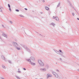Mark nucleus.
<instances>
[{
	"instance_id": "37",
	"label": "nucleus",
	"mask_w": 79,
	"mask_h": 79,
	"mask_svg": "<svg viewBox=\"0 0 79 79\" xmlns=\"http://www.w3.org/2000/svg\"><path fill=\"white\" fill-rule=\"evenodd\" d=\"M68 2H69V3H70V2H69V1L68 0Z\"/></svg>"
},
{
	"instance_id": "3",
	"label": "nucleus",
	"mask_w": 79,
	"mask_h": 79,
	"mask_svg": "<svg viewBox=\"0 0 79 79\" xmlns=\"http://www.w3.org/2000/svg\"><path fill=\"white\" fill-rule=\"evenodd\" d=\"M52 73L55 77H56V78H58V74H57L56 73L54 72H52Z\"/></svg>"
},
{
	"instance_id": "33",
	"label": "nucleus",
	"mask_w": 79,
	"mask_h": 79,
	"mask_svg": "<svg viewBox=\"0 0 79 79\" xmlns=\"http://www.w3.org/2000/svg\"><path fill=\"white\" fill-rule=\"evenodd\" d=\"M10 23L11 24H12L13 23V22L11 21H10Z\"/></svg>"
},
{
	"instance_id": "17",
	"label": "nucleus",
	"mask_w": 79,
	"mask_h": 79,
	"mask_svg": "<svg viewBox=\"0 0 79 79\" xmlns=\"http://www.w3.org/2000/svg\"><path fill=\"white\" fill-rule=\"evenodd\" d=\"M2 68H3V69H6V67L3 65H2Z\"/></svg>"
},
{
	"instance_id": "40",
	"label": "nucleus",
	"mask_w": 79,
	"mask_h": 79,
	"mask_svg": "<svg viewBox=\"0 0 79 79\" xmlns=\"http://www.w3.org/2000/svg\"><path fill=\"white\" fill-rule=\"evenodd\" d=\"M77 19H78V20H79V18H77Z\"/></svg>"
},
{
	"instance_id": "2",
	"label": "nucleus",
	"mask_w": 79,
	"mask_h": 79,
	"mask_svg": "<svg viewBox=\"0 0 79 79\" xmlns=\"http://www.w3.org/2000/svg\"><path fill=\"white\" fill-rule=\"evenodd\" d=\"M38 62L39 64L40 65V66H42V67L44 66V63H43L42 60H38Z\"/></svg>"
},
{
	"instance_id": "4",
	"label": "nucleus",
	"mask_w": 79,
	"mask_h": 79,
	"mask_svg": "<svg viewBox=\"0 0 79 79\" xmlns=\"http://www.w3.org/2000/svg\"><path fill=\"white\" fill-rule=\"evenodd\" d=\"M53 19H55V20H56V21H59V19L57 17H55V16H53Z\"/></svg>"
},
{
	"instance_id": "13",
	"label": "nucleus",
	"mask_w": 79,
	"mask_h": 79,
	"mask_svg": "<svg viewBox=\"0 0 79 79\" xmlns=\"http://www.w3.org/2000/svg\"><path fill=\"white\" fill-rule=\"evenodd\" d=\"M45 8L46 10H47V11H48V10H49V8H48V7L47 6H45Z\"/></svg>"
},
{
	"instance_id": "30",
	"label": "nucleus",
	"mask_w": 79,
	"mask_h": 79,
	"mask_svg": "<svg viewBox=\"0 0 79 79\" xmlns=\"http://www.w3.org/2000/svg\"><path fill=\"white\" fill-rule=\"evenodd\" d=\"M9 10H10V11H11V7L9 8Z\"/></svg>"
},
{
	"instance_id": "15",
	"label": "nucleus",
	"mask_w": 79,
	"mask_h": 79,
	"mask_svg": "<svg viewBox=\"0 0 79 79\" xmlns=\"http://www.w3.org/2000/svg\"><path fill=\"white\" fill-rule=\"evenodd\" d=\"M2 7L0 6V11L1 12H2Z\"/></svg>"
},
{
	"instance_id": "1",
	"label": "nucleus",
	"mask_w": 79,
	"mask_h": 79,
	"mask_svg": "<svg viewBox=\"0 0 79 79\" xmlns=\"http://www.w3.org/2000/svg\"><path fill=\"white\" fill-rule=\"evenodd\" d=\"M13 45L15 48L17 49V50H21L20 47H18V44H17V43L15 42H13Z\"/></svg>"
},
{
	"instance_id": "14",
	"label": "nucleus",
	"mask_w": 79,
	"mask_h": 79,
	"mask_svg": "<svg viewBox=\"0 0 79 79\" xmlns=\"http://www.w3.org/2000/svg\"><path fill=\"white\" fill-rule=\"evenodd\" d=\"M26 60L27 61H28L29 62H30V63H31V59H27Z\"/></svg>"
},
{
	"instance_id": "36",
	"label": "nucleus",
	"mask_w": 79,
	"mask_h": 79,
	"mask_svg": "<svg viewBox=\"0 0 79 79\" xmlns=\"http://www.w3.org/2000/svg\"><path fill=\"white\" fill-rule=\"evenodd\" d=\"M56 71H57V72H59V70L58 69L56 70Z\"/></svg>"
},
{
	"instance_id": "39",
	"label": "nucleus",
	"mask_w": 79,
	"mask_h": 79,
	"mask_svg": "<svg viewBox=\"0 0 79 79\" xmlns=\"http://www.w3.org/2000/svg\"><path fill=\"white\" fill-rule=\"evenodd\" d=\"M0 39H2V37H1V36H0Z\"/></svg>"
},
{
	"instance_id": "41",
	"label": "nucleus",
	"mask_w": 79,
	"mask_h": 79,
	"mask_svg": "<svg viewBox=\"0 0 79 79\" xmlns=\"http://www.w3.org/2000/svg\"><path fill=\"white\" fill-rule=\"evenodd\" d=\"M18 71H19V69H18Z\"/></svg>"
},
{
	"instance_id": "18",
	"label": "nucleus",
	"mask_w": 79,
	"mask_h": 79,
	"mask_svg": "<svg viewBox=\"0 0 79 79\" xmlns=\"http://www.w3.org/2000/svg\"><path fill=\"white\" fill-rule=\"evenodd\" d=\"M20 17H22V18H24V16L23 15H19Z\"/></svg>"
},
{
	"instance_id": "27",
	"label": "nucleus",
	"mask_w": 79,
	"mask_h": 79,
	"mask_svg": "<svg viewBox=\"0 0 79 79\" xmlns=\"http://www.w3.org/2000/svg\"><path fill=\"white\" fill-rule=\"evenodd\" d=\"M42 2H43V3H44L45 2V0H42Z\"/></svg>"
},
{
	"instance_id": "9",
	"label": "nucleus",
	"mask_w": 79,
	"mask_h": 79,
	"mask_svg": "<svg viewBox=\"0 0 79 79\" xmlns=\"http://www.w3.org/2000/svg\"><path fill=\"white\" fill-rule=\"evenodd\" d=\"M29 63L30 64H31V65H32V66H35V63L31 62H30Z\"/></svg>"
},
{
	"instance_id": "12",
	"label": "nucleus",
	"mask_w": 79,
	"mask_h": 79,
	"mask_svg": "<svg viewBox=\"0 0 79 79\" xmlns=\"http://www.w3.org/2000/svg\"><path fill=\"white\" fill-rule=\"evenodd\" d=\"M51 25H52V26H53V27H55V24L53 23H52L51 24Z\"/></svg>"
},
{
	"instance_id": "29",
	"label": "nucleus",
	"mask_w": 79,
	"mask_h": 79,
	"mask_svg": "<svg viewBox=\"0 0 79 79\" xmlns=\"http://www.w3.org/2000/svg\"><path fill=\"white\" fill-rule=\"evenodd\" d=\"M18 73H21V72H20V71H18Z\"/></svg>"
},
{
	"instance_id": "19",
	"label": "nucleus",
	"mask_w": 79,
	"mask_h": 79,
	"mask_svg": "<svg viewBox=\"0 0 79 79\" xmlns=\"http://www.w3.org/2000/svg\"><path fill=\"white\" fill-rule=\"evenodd\" d=\"M16 77L17 78V79H21V78H19V77L18 76H16Z\"/></svg>"
},
{
	"instance_id": "5",
	"label": "nucleus",
	"mask_w": 79,
	"mask_h": 79,
	"mask_svg": "<svg viewBox=\"0 0 79 79\" xmlns=\"http://www.w3.org/2000/svg\"><path fill=\"white\" fill-rule=\"evenodd\" d=\"M40 69V71H43V72L46 71L47 70V69H46L45 68L43 69Z\"/></svg>"
},
{
	"instance_id": "28",
	"label": "nucleus",
	"mask_w": 79,
	"mask_h": 79,
	"mask_svg": "<svg viewBox=\"0 0 79 79\" xmlns=\"http://www.w3.org/2000/svg\"><path fill=\"white\" fill-rule=\"evenodd\" d=\"M60 60V61H63V60H62V59L61 58H60V60Z\"/></svg>"
},
{
	"instance_id": "32",
	"label": "nucleus",
	"mask_w": 79,
	"mask_h": 79,
	"mask_svg": "<svg viewBox=\"0 0 79 79\" xmlns=\"http://www.w3.org/2000/svg\"><path fill=\"white\" fill-rule=\"evenodd\" d=\"M23 69L24 70V71H26V69L25 68H23Z\"/></svg>"
},
{
	"instance_id": "35",
	"label": "nucleus",
	"mask_w": 79,
	"mask_h": 79,
	"mask_svg": "<svg viewBox=\"0 0 79 79\" xmlns=\"http://www.w3.org/2000/svg\"><path fill=\"white\" fill-rule=\"evenodd\" d=\"M8 62H9V63H11V61H8Z\"/></svg>"
},
{
	"instance_id": "34",
	"label": "nucleus",
	"mask_w": 79,
	"mask_h": 79,
	"mask_svg": "<svg viewBox=\"0 0 79 79\" xmlns=\"http://www.w3.org/2000/svg\"><path fill=\"white\" fill-rule=\"evenodd\" d=\"M24 10H27V8H25L24 9Z\"/></svg>"
},
{
	"instance_id": "16",
	"label": "nucleus",
	"mask_w": 79,
	"mask_h": 79,
	"mask_svg": "<svg viewBox=\"0 0 79 79\" xmlns=\"http://www.w3.org/2000/svg\"><path fill=\"white\" fill-rule=\"evenodd\" d=\"M1 57L2 60H5V57L3 56H1Z\"/></svg>"
},
{
	"instance_id": "6",
	"label": "nucleus",
	"mask_w": 79,
	"mask_h": 79,
	"mask_svg": "<svg viewBox=\"0 0 79 79\" xmlns=\"http://www.w3.org/2000/svg\"><path fill=\"white\" fill-rule=\"evenodd\" d=\"M30 60H31L32 61H34L35 59H34V57L31 56L30 57Z\"/></svg>"
},
{
	"instance_id": "10",
	"label": "nucleus",
	"mask_w": 79,
	"mask_h": 79,
	"mask_svg": "<svg viewBox=\"0 0 79 79\" xmlns=\"http://www.w3.org/2000/svg\"><path fill=\"white\" fill-rule=\"evenodd\" d=\"M26 49L28 51V52H31V49H29V48H28L27 47H26Z\"/></svg>"
},
{
	"instance_id": "38",
	"label": "nucleus",
	"mask_w": 79,
	"mask_h": 79,
	"mask_svg": "<svg viewBox=\"0 0 79 79\" xmlns=\"http://www.w3.org/2000/svg\"><path fill=\"white\" fill-rule=\"evenodd\" d=\"M20 45H21V46H22V47H23V44H20Z\"/></svg>"
},
{
	"instance_id": "20",
	"label": "nucleus",
	"mask_w": 79,
	"mask_h": 79,
	"mask_svg": "<svg viewBox=\"0 0 79 79\" xmlns=\"http://www.w3.org/2000/svg\"><path fill=\"white\" fill-rule=\"evenodd\" d=\"M54 51L55 52H56V53H57V52H59L58 51H57L56 50H54Z\"/></svg>"
},
{
	"instance_id": "26",
	"label": "nucleus",
	"mask_w": 79,
	"mask_h": 79,
	"mask_svg": "<svg viewBox=\"0 0 79 79\" xmlns=\"http://www.w3.org/2000/svg\"><path fill=\"white\" fill-rule=\"evenodd\" d=\"M59 52H60V53H61V52H62V51H61V50H59Z\"/></svg>"
},
{
	"instance_id": "7",
	"label": "nucleus",
	"mask_w": 79,
	"mask_h": 79,
	"mask_svg": "<svg viewBox=\"0 0 79 79\" xmlns=\"http://www.w3.org/2000/svg\"><path fill=\"white\" fill-rule=\"evenodd\" d=\"M49 77H52V75L50 74H48L47 75V78H48Z\"/></svg>"
},
{
	"instance_id": "8",
	"label": "nucleus",
	"mask_w": 79,
	"mask_h": 79,
	"mask_svg": "<svg viewBox=\"0 0 79 79\" xmlns=\"http://www.w3.org/2000/svg\"><path fill=\"white\" fill-rule=\"evenodd\" d=\"M2 36L5 37H6V38H7V35L4 33H3L2 34Z\"/></svg>"
},
{
	"instance_id": "31",
	"label": "nucleus",
	"mask_w": 79,
	"mask_h": 79,
	"mask_svg": "<svg viewBox=\"0 0 79 79\" xmlns=\"http://www.w3.org/2000/svg\"><path fill=\"white\" fill-rule=\"evenodd\" d=\"M72 15H73V16H74V13H72Z\"/></svg>"
},
{
	"instance_id": "22",
	"label": "nucleus",
	"mask_w": 79,
	"mask_h": 79,
	"mask_svg": "<svg viewBox=\"0 0 79 79\" xmlns=\"http://www.w3.org/2000/svg\"><path fill=\"white\" fill-rule=\"evenodd\" d=\"M60 3H59L58 4V5L57 6V7H59V6H60Z\"/></svg>"
},
{
	"instance_id": "11",
	"label": "nucleus",
	"mask_w": 79,
	"mask_h": 79,
	"mask_svg": "<svg viewBox=\"0 0 79 79\" xmlns=\"http://www.w3.org/2000/svg\"><path fill=\"white\" fill-rule=\"evenodd\" d=\"M63 54H64V53L63 52L60 53V56H63V57H64V56H63Z\"/></svg>"
},
{
	"instance_id": "25",
	"label": "nucleus",
	"mask_w": 79,
	"mask_h": 79,
	"mask_svg": "<svg viewBox=\"0 0 79 79\" xmlns=\"http://www.w3.org/2000/svg\"><path fill=\"white\" fill-rule=\"evenodd\" d=\"M2 27H3L4 28H6V27H5V26H4V25H2Z\"/></svg>"
},
{
	"instance_id": "23",
	"label": "nucleus",
	"mask_w": 79,
	"mask_h": 79,
	"mask_svg": "<svg viewBox=\"0 0 79 79\" xmlns=\"http://www.w3.org/2000/svg\"><path fill=\"white\" fill-rule=\"evenodd\" d=\"M15 11L17 12H19V10H15Z\"/></svg>"
},
{
	"instance_id": "43",
	"label": "nucleus",
	"mask_w": 79,
	"mask_h": 79,
	"mask_svg": "<svg viewBox=\"0 0 79 79\" xmlns=\"http://www.w3.org/2000/svg\"><path fill=\"white\" fill-rule=\"evenodd\" d=\"M78 66H79V64L78 65Z\"/></svg>"
},
{
	"instance_id": "42",
	"label": "nucleus",
	"mask_w": 79,
	"mask_h": 79,
	"mask_svg": "<svg viewBox=\"0 0 79 79\" xmlns=\"http://www.w3.org/2000/svg\"><path fill=\"white\" fill-rule=\"evenodd\" d=\"M78 71H79V69H78Z\"/></svg>"
},
{
	"instance_id": "21",
	"label": "nucleus",
	"mask_w": 79,
	"mask_h": 79,
	"mask_svg": "<svg viewBox=\"0 0 79 79\" xmlns=\"http://www.w3.org/2000/svg\"><path fill=\"white\" fill-rule=\"evenodd\" d=\"M1 79H5L4 77H0Z\"/></svg>"
},
{
	"instance_id": "24",
	"label": "nucleus",
	"mask_w": 79,
	"mask_h": 79,
	"mask_svg": "<svg viewBox=\"0 0 79 79\" xmlns=\"http://www.w3.org/2000/svg\"><path fill=\"white\" fill-rule=\"evenodd\" d=\"M8 7H9V8H11V7H10V4H8Z\"/></svg>"
}]
</instances>
